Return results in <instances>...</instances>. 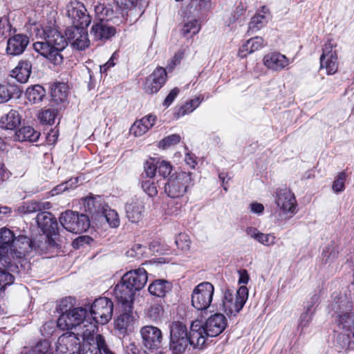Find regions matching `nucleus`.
I'll return each mask as SVG.
<instances>
[{
	"mask_svg": "<svg viewBox=\"0 0 354 354\" xmlns=\"http://www.w3.org/2000/svg\"><path fill=\"white\" fill-rule=\"evenodd\" d=\"M92 241L93 239L88 236H80L73 241L72 245L75 249H79L84 245L89 244Z\"/></svg>",
	"mask_w": 354,
	"mask_h": 354,
	"instance_id": "nucleus-63",
	"label": "nucleus"
},
{
	"mask_svg": "<svg viewBox=\"0 0 354 354\" xmlns=\"http://www.w3.org/2000/svg\"><path fill=\"white\" fill-rule=\"evenodd\" d=\"M80 344L79 333H65L57 339L56 352L57 354H80Z\"/></svg>",
	"mask_w": 354,
	"mask_h": 354,
	"instance_id": "nucleus-10",
	"label": "nucleus"
},
{
	"mask_svg": "<svg viewBox=\"0 0 354 354\" xmlns=\"http://www.w3.org/2000/svg\"><path fill=\"white\" fill-rule=\"evenodd\" d=\"M39 132L35 131L30 126L23 127L16 131L14 135V140L19 142H36L39 138Z\"/></svg>",
	"mask_w": 354,
	"mask_h": 354,
	"instance_id": "nucleus-30",
	"label": "nucleus"
},
{
	"mask_svg": "<svg viewBox=\"0 0 354 354\" xmlns=\"http://www.w3.org/2000/svg\"><path fill=\"white\" fill-rule=\"evenodd\" d=\"M25 354H54L47 340L41 341Z\"/></svg>",
	"mask_w": 354,
	"mask_h": 354,
	"instance_id": "nucleus-41",
	"label": "nucleus"
},
{
	"mask_svg": "<svg viewBox=\"0 0 354 354\" xmlns=\"http://www.w3.org/2000/svg\"><path fill=\"white\" fill-rule=\"evenodd\" d=\"M146 247L140 244H134L131 248L127 251L126 254L129 257L140 259L145 253Z\"/></svg>",
	"mask_w": 354,
	"mask_h": 354,
	"instance_id": "nucleus-48",
	"label": "nucleus"
},
{
	"mask_svg": "<svg viewBox=\"0 0 354 354\" xmlns=\"http://www.w3.org/2000/svg\"><path fill=\"white\" fill-rule=\"evenodd\" d=\"M35 248V242L26 236L20 235L17 237L9 252L11 261L22 260L27 254Z\"/></svg>",
	"mask_w": 354,
	"mask_h": 354,
	"instance_id": "nucleus-15",
	"label": "nucleus"
},
{
	"mask_svg": "<svg viewBox=\"0 0 354 354\" xmlns=\"http://www.w3.org/2000/svg\"><path fill=\"white\" fill-rule=\"evenodd\" d=\"M339 245L335 241L327 243L322 252V261L324 264L333 263L338 257Z\"/></svg>",
	"mask_w": 354,
	"mask_h": 354,
	"instance_id": "nucleus-31",
	"label": "nucleus"
},
{
	"mask_svg": "<svg viewBox=\"0 0 354 354\" xmlns=\"http://www.w3.org/2000/svg\"><path fill=\"white\" fill-rule=\"evenodd\" d=\"M200 321L192 322L188 332L187 326L178 321H174L169 324V349L174 354H182L185 351L188 345L194 348H201L205 344V340L201 337Z\"/></svg>",
	"mask_w": 354,
	"mask_h": 354,
	"instance_id": "nucleus-2",
	"label": "nucleus"
},
{
	"mask_svg": "<svg viewBox=\"0 0 354 354\" xmlns=\"http://www.w3.org/2000/svg\"><path fill=\"white\" fill-rule=\"evenodd\" d=\"M266 45L265 41L262 37H255L248 39L240 48L238 55L241 58L245 57L248 55L251 54Z\"/></svg>",
	"mask_w": 354,
	"mask_h": 354,
	"instance_id": "nucleus-27",
	"label": "nucleus"
},
{
	"mask_svg": "<svg viewBox=\"0 0 354 354\" xmlns=\"http://www.w3.org/2000/svg\"><path fill=\"white\" fill-rule=\"evenodd\" d=\"M276 203L277 206L284 212H293L295 209V195L287 188L279 189L277 191Z\"/></svg>",
	"mask_w": 354,
	"mask_h": 354,
	"instance_id": "nucleus-24",
	"label": "nucleus"
},
{
	"mask_svg": "<svg viewBox=\"0 0 354 354\" xmlns=\"http://www.w3.org/2000/svg\"><path fill=\"white\" fill-rule=\"evenodd\" d=\"M17 268L16 266L10 263L9 266L0 268V290H4L8 286L13 283L15 278L8 270L13 271L12 268Z\"/></svg>",
	"mask_w": 354,
	"mask_h": 354,
	"instance_id": "nucleus-37",
	"label": "nucleus"
},
{
	"mask_svg": "<svg viewBox=\"0 0 354 354\" xmlns=\"http://www.w3.org/2000/svg\"><path fill=\"white\" fill-rule=\"evenodd\" d=\"M214 292V288L211 283H199L192 291V305L198 310H207L212 301Z\"/></svg>",
	"mask_w": 354,
	"mask_h": 354,
	"instance_id": "nucleus-6",
	"label": "nucleus"
},
{
	"mask_svg": "<svg viewBox=\"0 0 354 354\" xmlns=\"http://www.w3.org/2000/svg\"><path fill=\"white\" fill-rule=\"evenodd\" d=\"M191 172L179 171L171 174L165 185V192L170 198L183 196L188 188L192 187L193 179Z\"/></svg>",
	"mask_w": 354,
	"mask_h": 354,
	"instance_id": "nucleus-4",
	"label": "nucleus"
},
{
	"mask_svg": "<svg viewBox=\"0 0 354 354\" xmlns=\"http://www.w3.org/2000/svg\"><path fill=\"white\" fill-rule=\"evenodd\" d=\"M83 26L72 25L66 30V37L55 28L46 26L38 30L36 36L42 41L33 44L34 50L46 58L55 66H61L64 62L62 52L68 46V41L72 42L75 38L81 37V32L86 28Z\"/></svg>",
	"mask_w": 354,
	"mask_h": 354,
	"instance_id": "nucleus-1",
	"label": "nucleus"
},
{
	"mask_svg": "<svg viewBox=\"0 0 354 354\" xmlns=\"http://www.w3.org/2000/svg\"><path fill=\"white\" fill-rule=\"evenodd\" d=\"M35 61L34 55L26 56L21 59L16 67L10 71V76L15 78L19 83H26L32 73V66Z\"/></svg>",
	"mask_w": 354,
	"mask_h": 354,
	"instance_id": "nucleus-17",
	"label": "nucleus"
},
{
	"mask_svg": "<svg viewBox=\"0 0 354 354\" xmlns=\"http://www.w3.org/2000/svg\"><path fill=\"white\" fill-rule=\"evenodd\" d=\"M176 246L182 250H187L190 248V241L187 239V236L185 234H180L175 241Z\"/></svg>",
	"mask_w": 354,
	"mask_h": 354,
	"instance_id": "nucleus-59",
	"label": "nucleus"
},
{
	"mask_svg": "<svg viewBox=\"0 0 354 354\" xmlns=\"http://www.w3.org/2000/svg\"><path fill=\"white\" fill-rule=\"evenodd\" d=\"M53 93L55 97H58L59 101L63 102L66 100L68 96L67 88L64 84L59 83L56 85Z\"/></svg>",
	"mask_w": 354,
	"mask_h": 354,
	"instance_id": "nucleus-52",
	"label": "nucleus"
},
{
	"mask_svg": "<svg viewBox=\"0 0 354 354\" xmlns=\"http://www.w3.org/2000/svg\"><path fill=\"white\" fill-rule=\"evenodd\" d=\"M351 307L349 303L342 297H336L328 306L329 312L333 311L335 314L342 315Z\"/></svg>",
	"mask_w": 354,
	"mask_h": 354,
	"instance_id": "nucleus-39",
	"label": "nucleus"
},
{
	"mask_svg": "<svg viewBox=\"0 0 354 354\" xmlns=\"http://www.w3.org/2000/svg\"><path fill=\"white\" fill-rule=\"evenodd\" d=\"M118 301L120 304L121 313L115 320V328L119 330L120 334L124 335L133 322V302L129 300Z\"/></svg>",
	"mask_w": 354,
	"mask_h": 354,
	"instance_id": "nucleus-14",
	"label": "nucleus"
},
{
	"mask_svg": "<svg viewBox=\"0 0 354 354\" xmlns=\"http://www.w3.org/2000/svg\"><path fill=\"white\" fill-rule=\"evenodd\" d=\"M145 205L140 198L131 199L125 205L126 216L131 223H138L143 217Z\"/></svg>",
	"mask_w": 354,
	"mask_h": 354,
	"instance_id": "nucleus-22",
	"label": "nucleus"
},
{
	"mask_svg": "<svg viewBox=\"0 0 354 354\" xmlns=\"http://www.w3.org/2000/svg\"><path fill=\"white\" fill-rule=\"evenodd\" d=\"M86 310L82 307L73 308L67 313L60 315L57 319V326L61 330L77 329L78 326H81L82 319L85 318Z\"/></svg>",
	"mask_w": 354,
	"mask_h": 354,
	"instance_id": "nucleus-12",
	"label": "nucleus"
},
{
	"mask_svg": "<svg viewBox=\"0 0 354 354\" xmlns=\"http://www.w3.org/2000/svg\"><path fill=\"white\" fill-rule=\"evenodd\" d=\"M46 95L45 88L36 84L30 86L26 91V96L28 100L32 104H39L43 101Z\"/></svg>",
	"mask_w": 354,
	"mask_h": 354,
	"instance_id": "nucleus-35",
	"label": "nucleus"
},
{
	"mask_svg": "<svg viewBox=\"0 0 354 354\" xmlns=\"http://www.w3.org/2000/svg\"><path fill=\"white\" fill-rule=\"evenodd\" d=\"M147 279V271L143 268L127 272L115 286L114 293L117 300L133 302L135 292L145 286Z\"/></svg>",
	"mask_w": 354,
	"mask_h": 354,
	"instance_id": "nucleus-3",
	"label": "nucleus"
},
{
	"mask_svg": "<svg viewBox=\"0 0 354 354\" xmlns=\"http://www.w3.org/2000/svg\"><path fill=\"white\" fill-rule=\"evenodd\" d=\"M157 171L160 176L163 178H167L171 173L172 166L169 162L162 160L158 162Z\"/></svg>",
	"mask_w": 354,
	"mask_h": 354,
	"instance_id": "nucleus-50",
	"label": "nucleus"
},
{
	"mask_svg": "<svg viewBox=\"0 0 354 354\" xmlns=\"http://www.w3.org/2000/svg\"><path fill=\"white\" fill-rule=\"evenodd\" d=\"M95 320L91 321L86 317L82 319L80 325L75 329L76 333H79V336L84 339H89L97 330V324Z\"/></svg>",
	"mask_w": 354,
	"mask_h": 354,
	"instance_id": "nucleus-32",
	"label": "nucleus"
},
{
	"mask_svg": "<svg viewBox=\"0 0 354 354\" xmlns=\"http://www.w3.org/2000/svg\"><path fill=\"white\" fill-rule=\"evenodd\" d=\"M124 354H147V352L134 342L129 343L124 348Z\"/></svg>",
	"mask_w": 354,
	"mask_h": 354,
	"instance_id": "nucleus-61",
	"label": "nucleus"
},
{
	"mask_svg": "<svg viewBox=\"0 0 354 354\" xmlns=\"http://www.w3.org/2000/svg\"><path fill=\"white\" fill-rule=\"evenodd\" d=\"M346 180V174L341 172L335 179L333 184V189L335 192H342L344 189V182Z\"/></svg>",
	"mask_w": 354,
	"mask_h": 354,
	"instance_id": "nucleus-54",
	"label": "nucleus"
},
{
	"mask_svg": "<svg viewBox=\"0 0 354 354\" xmlns=\"http://www.w3.org/2000/svg\"><path fill=\"white\" fill-rule=\"evenodd\" d=\"M57 113V109L55 108L46 109L39 113V118L42 123L52 125L55 122Z\"/></svg>",
	"mask_w": 354,
	"mask_h": 354,
	"instance_id": "nucleus-42",
	"label": "nucleus"
},
{
	"mask_svg": "<svg viewBox=\"0 0 354 354\" xmlns=\"http://www.w3.org/2000/svg\"><path fill=\"white\" fill-rule=\"evenodd\" d=\"M66 15L71 19L73 25L88 27L91 22V17L85 6L80 1L70 2L66 6Z\"/></svg>",
	"mask_w": 354,
	"mask_h": 354,
	"instance_id": "nucleus-13",
	"label": "nucleus"
},
{
	"mask_svg": "<svg viewBox=\"0 0 354 354\" xmlns=\"http://www.w3.org/2000/svg\"><path fill=\"white\" fill-rule=\"evenodd\" d=\"M171 288L172 284L169 281L165 279H156L149 285L148 290L154 296L164 297L171 290Z\"/></svg>",
	"mask_w": 354,
	"mask_h": 354,
	"instance_id": "nucleus-28",
	"label": "nucleus"
},
{
	"mask_svg": "<svg viewBox=\"0 0 354 354\" xmlns=\"http://www.w3.org/2000/svg\"><path fill=\"white\" fill-rule=\"evenodd\" d=\"M265 17L262 15H257L254 16L249 23V30L255 31L259 30L263 26Z\"/></svg>",
	"mask_w": 354,
	"mask_h": 354,
	"instance_id": "nucleus-53",
	"label": "nucleus"
},
{
	"mask_svg": "<svg viewBox=\"0 0 354 354\" xmlns=\"http://www.w3.org/2000/svg\"><path fill=\"white\" fill-rule=\"evenodd\" d=\"M163 313V308L161 305L154 304L151 305L147 311V316L152 320H157Z\"/></svg>",
	"mask_w": 354,
	"mask_h": 354,
	"instance_id": "nucleus-49",
	"label": "nucleus"
},
{
	"mask_svg": "<svg viewBox=\"0 0 354 354\" xmlns=\"http://www.w3.org/2000/svg\"><path fill=\"white\" fill-rule=\"evenodd\" d=\"M74 299L70 297H66L61 300L57 310L60 313V315L67 313L69 310H72L74 306Z\"/></svg>",
	"mask_w": 354,
	"mask_h": 354,
	"instance_id": "nucleus-51",
	"label": "nucleus"
},
{
	"mask_svg": "<svg viewBox=\"0 0 354 354\" xmlns=\"http://www.w3.org/2000/svg\"><path fill=\"white\" fill-rule=\"evenodd\" d=\"M12 26L6 17L0 18V37L10 35Z\"/></svg>",
	"mask_w": 354,
	"mask_h": 354,
	"instance_id": "nucleus-56",
	"label": "nucleus"
},
{
	"mask_svg": "<svg viewBox=\"0 0 354 354\" xmlns=\"http://www.w3.org/2000/svg\"><path fill=\"white\" fill-rule=\"evenodd\" d=\"M313 315V311H308L306 310H305V311L301 315L299 326L301 328V329L308 326L312 320Z\"/></svg>",
	"mask_w": 354,
	"mask_h": 354,
	"instance_id": "nucleus-62",
	"label": "nucleus"
},
{
	"mask_svg": "<svg viewBox=\"0 0 354 354\" xmlns=\"http://www.w3.org/2000/svg\"><path fill=\"white\" fill-rule=\"evenodd\" d=\"M52 207V205L48 201H31L25 202L18 207L17 211L21 215L30 214L33 213H39L44 210H48Z\"/></svg>",
	"mask_w": 354,
	"mask_h": 354,
	"instance_id": "nucleus-25",
	"label": "nucleus"
},
{
	"mask_svg": "<svg viewBox=\"0 0 354 354\" xmlns=\"http://www.w3.org/2000/svg\"><path fill=\"white\" fill-rule=\"evenodd\" d=\"M84 206L86 212H89L92 216L96 218H99L105 209V207L102 204V198L100 196L86 198Z\"/></svg>",
	"mask_w": 354,
	"mask_h": 354,
	"instance_id": "nucleus-29",
	"label": "nucleus"
},
{
	"mask_svg": "<svg viewBox=\"0 0 354 354\" xmlns=\"http://www.w3.org/2000/svg\"><path fill=\"white\" fill-rule=\"evenodd\" d=\"M19 90L15 85L10 84H0V103L9 101L15 94H18Z\"/></svg>",
	"mask_w": 354,
	"mask_h": 354,
	"instance_id": "nucleus-38",
	"label": "nucleus"
},
{
	"mask_svg": "<svg viewBox=\"0 0 354 354\" xmlns=\"http://www.w3.org/2000/svg\"><path fill=\"white\" fill-rule=\"evenodd\" d=\"M130 130L136 136H140L148 131L147 126L145 125L140 120L136 121Z\"/></svg>",
	"mask_w": 354,
	"mask_h": 354,
	"instance_id": "nucleus-55",
	"label": "nucleus"
},
{
	"mask_svg": "<svg viewBox=\"0 0 354 354\" xmlns=\"http://www.w3.org/2000/svg\"><path fill=\"white\" fill-rule=\"evenodd\" d=\"M248 297V290L246 286H241L237 290L235 298L223 304V310L228 315L235 316L243 308Z\"/></svg>",
	"mask_w": 354,
	"mask_h": 354,
	"instance_id": "nucleus-20",
	"label": "nucleus"
},
{
	"mask_svg": "<svg viewBox=\"0 0 354 354\" xmlns=\"http://www.w3.org/2000/svg\"><path fill=\"white\" fill-rule=\"evenodd\" d=\"M201 29L199 22L194 19L185 23L182 28V34L184 36H187L189 34L193 36L197 34Z\"/></svg>",
	"mask_w": 354,
	"mask_h": 354,
	"instance_id": "nucleus-43",
	"label": "nucleus"
},
{
	"mask_svg": "<svg viewBox=\"0 0 354 354\" xmlns=\"http://www.w3.org/2000/svg\"><path fill=\"white\" fill-rule=\"evenodd\" d=\"M211 0H192L189 6L194 10H208L210 8Z\"/></svg>",
	"mask_w": 354,
	"mask_h": 354,
	"instance_id": "nucleus-57",
	"label": "nucleus"
},
{
	"mask_svg": "<svg viewBox=\"0 0 354 354\" xmlns=\"http://www.w3.org/2000/svg\"><path fill=\"white\" fill-rule=\"evenodd\" d=\"M116 32V28L111 22L102 21H97L92 26L90 34L94 40L104 43L114 37Z\"/></svg>",
	"mask_w": 354,
	"mask_h": 354,
	"instance_id": "nucleus-18",
	"label": "nucleus"
},
{
	"mask_svg": "<svg viewBox=\"0 0 354 354\" xmlns=\"http://www.w3.org/2000/svg\"><path fill=\"white\" fill-rule=\"evenodd\" d=\"M94 11L97 18V21H106L111 22L113 19L114 10L110 4L97 2L94 6Z\"/></svg>",
	"mask_w": 354,
	"mask_h": 354,
	"instance_id": "nucleus-33",
	"label": "nucleus"
},
{
	"mask_svg": "<svg viewBox=\"0 0 354 354\" xmlns=\"http://www.w3.org/2000/svg\"><path fill=\"white\" fill-rule=\"evenodd\" d=\"M29 44V37L24 34H17L7 41L6 53L10 55H19Z\"/></svg>",
	"mask_w": 354,
	"mask_h": 354,
	"instance_id": "nucleus-23",
	"label": "nucleus"
},
{
	"mask_svg": "<svg viewBox=\"0 0 354 354\" xmlns=\"http://www.w3.org/2000/svg\"><path fill=\"white\" fill-rule=\"evenodd\" d=\"M257 241L263 245L270 246L275 243V236L271 234L260 232Z\"/></svg>",
	"mask_w": 354,
	"mask_h": 354,
	"instance_id": "nucleus-60",
	"label": "nucleus"
},
{
	"mask_svg": "<svg viewBox=\"0 0 354 354\" xmlns=\"http://www.w3.org/2000/svg\"><path fill=\"white\" fill-rule=\"evenodd\" d=\"M158 162L154 158H149L146 160L144 166L145 174L148 178H153L155 176L157 171Z\"/></svg>",
	"mask_w": 354,
	"mask_h": 354,
	"instance_id": "nucleus-46",
	"label": "nucleus"
},
{
	"mask_svg": "<svg viewBox=\"0 0 354 354\" xmlns=\"http://www.w3.org/2000/svg\"><path fill=\"white\" fill-rule=\"evenodd\" d=\"M16 237L6 227L0 229V268L8 266L11 263L9 252Z\"/></svg>",
	"mask_w": 354,
	"mask_h": 354,
	"instance_id": "nucleus-16",
	"label": "nucleus"
},
{
	"mask_svg": "<svg viewBox=\"0 0 354 354\" xmlns=\"http://www.w3.org/2000/svg\"><path fill=\"white\" fill-rule=\"evenodd\" d=\"M143 346L151 351L158 350L162 346L164 340L161 330L152 325H146L140 330Z\"/></svg>",
	"mask_w": 354,
	"mask_h": 354,
	"instance_id": "nucleus-11",
	"label": "nucleus"
},
{
	"mask_svg": "<svg viewBox=\"0 0 354 354\" xmlns=\"http://www.w3.org/2000/svg\"><path fill=\"white\" fill-rule=\"evenodd\" d=\"M113 303L107 297L96 299L90 306L93 320L100 324H107L113 316Z\"/></svg>",
	"mask_w": 354,
	"mask_h": 354,
	"instance_id": "nucleus-7",
	"label": "nucleus"
},
{
	"mask_svg": "<svg viewBox=\"0 0 354 354\" xmlns=\"http://www.w3.org/2000/svg\"><path fill=\"white\" fill-rule=\"evenodd\" d=\"M336 322L339 328L350 332L354 335V312H344L342 315H337Z\"/></svg>",
	"mask_w": 354,
	"mask_h": 354,
	"instance_id": "nucleus-34",
	"label": "nucleus"
},
{
	"mask_svg": "<svg viewBox=\"0 0 354 354\" xmlns=\"http://www.w3.org/2000/svg\"><path fill=\"white\" fill-rule=\"evenodd\" d=\"M325 68L328 75H332L337 72L338 68L337 56L336 54H330V57H320V69Z\"/></svg>",
	"mask_w": 354,
	"mask_h": 354,
	"instance_id": "nucleus-36",
	"label": "nucleus"
},
{
	"mask_svg": "<svg viewBox=\"0 0 354 354\" xmlns=\"http://www.w3.org/2000/svg\"><path fill=\"white\" fill-rule=\"evenodd\" d=\"M227 319L221 313H215L210 316L203 324L200 322L201 329L204 331H201V337L206 342V339L208 337H216L220 335L227 326Z\"/></svg>",
	"mask_w": 354,
	"mask_h": 354,
	"instance_id": "nucleus-9",
	"label": "nucleus"
},
{
	"mask_svg": "<svg viewBox=\"0 0 354 354\" xmlns=\"http://www.w3.org/2000/svg\"><path fill=\"white\" fill-rule=\"evenodd\" d=\"M95 341L97 349V351H96L95 354H97V352L100 354H114L111 351H109L106 344L104 337L102 335H96L95 337Z\"/></svg>",
	"mask_w": 354,
	"mask_h": 354,
	"instance_id": "nucleus-45",
	"label": "nucleus"
},
{
	"mask_svg": "<svg viewBox=\"0 0 354 354\" xmlns=\"http://www.w3.org/2000/svg\"><path fill=\"white\" fill-rule=\"evenodd\" d=\"M81 35H82V37H75V39L71 42V45L73 46V48L79 50H82L85 49L88 46L89 40L88 39V33L86 30V28H84L82 32Z\"/></svg>",
	"mask_w": 354,
	"mask_h": 354,
	"instance_id": "nucleus-44",
	"label": "nucleus"
},
{
	"mask_svg": "<svg viewBox=\"0 0 354 354\" xmlns=\"http://www.w3.org/2000/svg\"><path fill=\"white\" fill-rule=\"evenodd\" d=\"M21 122V116L16 110H10L0 118V128L6 130L17 129Z\"/></svg>",
	"mask_w": 354,
	"mask_h": 354,
	"instance_id": "nucleus-26",
	"label": "nucleus"
},
{
	"mask_svg": "<svg viewBox=\"0 0 354 354\" xmlns=\"http://www.w3.org/2000/svg\"><path fill=\"white\" fill-rule=\"evenodd\" d=\"M122 10H131L136 6L137 0H113Z\"/></svg>",
	"mask_w": 354,
	"mask_h": 354,
	"instance_id": "nucleus-64",
	"label": "nucleus"
},
{
	"mask_svg": "<svg viewBox=\"0 0 354 354\" xmlns=\"http://www.w3.org/2000/svg\"><path fill=\"white\" fill-rule=\"evenodd\" d=\"M98 219L100 221L105 220L111 227H117L120 225V219L118 213L108 207H105Z\"/></svg>",
	"mask_w": 354,
	"mask_h": 354,
	"instance_id": "nucleus-40",
	"label": "nucleus"
},
{
	"mask_svg": "<svg viewBox=\"0 0 354 354\" xmlns=\"http://www.w3.org/2000/svg\"><path fill=\"white\" fill-rule=\"evenodd\" d=\"M35 221L42 232L46 234L49 243L57 245L53 236L58 235V223L56 218L49 212L44 210L37 214Z\"/></svg>",
	"mask_w": 354,
	"mask_h": 354,
	"instance_id": "nucleus-8",
	"label": "nucleus"
},
{
	"mask_svg": "<svg viewBox=\"0 0 354 354\" xmlns=\"http://www.w3.org/2000/svg\"><path fill=\"white\" fill-rule=\"evenodd\" d=\"M263 61L268 68L274 71H281L290 64L288 58L279 52H272L266 54Z\"/></svg>",
	"mask_w": 354,
	"mask_h": 354,
	"instance_id": "nucleus-21",
	"label": "nucleus"
},
{
	"mask_svg": "<svg viewBox=\"0 0 354 354\" xmlns=\"http://www.w3.org/2000/svg\"><path fill=\"white\" fill-rule=\"evenodd\" d=\"M142 188L144 192L151 197L154 196L158 194L156 186L149 180L142 183Z\"/></svg>",
	"mask_w": 354,
	"mask_h": 354,
	"instance_id": "nucleus-58",
	"label": "nucleus"
},
{
	"mask_svg": "<svg viewBox=\"0 0 354 354\" xmlns=\"http://www.w3.org/2000/svg\"><path fill=\"white\" fill-rule=\"evenodd\" d=\"M180 140V136L178 134H171L161 140L159 142V147L167 149L171 146L178 144Z\"/></svg>",
	"mask_w": 354,
	"mask_h": 354,
	"instance_id": "nucleus-47",
	"label": "nucleus"
},
{
	"mask_svg": "<svg viewBox=\"0 0 354 354\" xmlns=\"http://www.w3.org/2000/svg\"><path fill=\"white\" fill-rule=\"evenodd\" d=\"M166 79L165 69L162 67H158L146 79L143 89L148 94L157 93L165 83Z\"/></svg>",
	"mask_w": 354,
	"mask_h": 354,
	"instance_id": "nucleus-19",
	"label": "nucleus"
},
{
	"mask_svg": "<svg viewBox=\"0 0 354 354\" xmlns=\"http://www.w3.org/2000/svg\"><path fill=\"white\" fill-rule=\"evenodd\" d=\"M59 222L65 230L75 234L84 232L90 227V221L87 215L80 214L71 210L62 213Z\"/></svg>",
	"mask_w": 354,
	"mask_h": 354,
	"instance_id": "nucleus-5",
	"label": "nucleus"
}]
</instances>
